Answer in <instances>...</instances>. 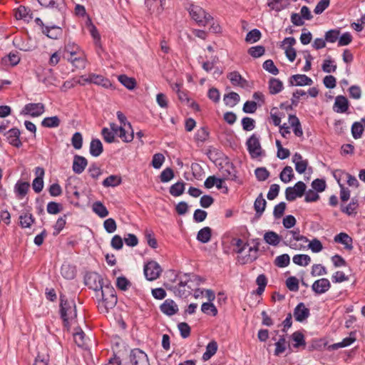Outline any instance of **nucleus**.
I'll return each instance as SVG.
<instances>
[{
    "instance_id": "1",
    "label": "nucleus",
    "mask_w": 365,
    "mask_h": 365,
    "mask_svg": "<svg viewBox=\"0 0 365 365\" xmlns=\"http://www.w3.org/2000/svg\"><path fill=\"white\" fill-rule=\"evenodd\" d=\"M100 291L101 299L98 302V310L101 313H108L118 302L116 292L110 283L105 284Z\"/></svg>"
},
{
    "instance_id": "2",
    "label": "nucleus",
    "mask_w": 365,
    "mask_h": 365,
    "mask_svg": "<svg viewBox=\"0 0 365 365\" xmlns=\"http://www.w3.org/2000/svg\"><path fill=\"white\" fill-rule=\"evenodd\" d=\"M60 314L64 327H69V320L77 317L75 302L73 300L68 301L63 294L60 295Z\"/></svg>"
},
{
    "instance_id": "3",
    "label": "nucleus",
    "mask_w": 365,
    "mask_h": 365,
    "mask_svg": "<svg viewBox=\"0 0 365 365\" xmlns=\"http://www.w3.org/2000/svg\"><path fill=\"white\" fill-rule=\"evenodd\" d=\"M189 13L200 26H205L213 21L212 16L199 6L192 5L189 9Z\"/></svg>"
},
{
    "instance_id": "4",
    "label": "nucleus",
    "mask_w": 365,
    "mask_h": 365,
    "mask_svg": "<svg viewBox=\"0 0 365 365\" xmlns=\"http://www.w3.org/2000/svg\"><path fill=\"white\" fill-rule=\"evenodd\" d=\"M84 283L96 292H98L105 285L103 277L95 272H88L85 274Z\"/></svg>"
},
{
    "instance_id": "5",
    "label": "nucleus",
    "mask_w": 365,
    "mask_h": 365,
    "mask_svg": "<svg viewBox=\"0 0 365 365\" xmlns=\"http://www.w3.org/2000/svg\"><path fill=\"white\" fill-rule=\"evenodd\" d=\"M247 150L252 158H257L262 155V149L260 145L259 137L252 134L246 142Z\"/></svg>"
},
{
    "instance_id": "6",
    "label": "nucleus",
    "mask_w": 365,
    "mask_h": 365,
    "mask_svg": "<svg viewBox=\"0 0 365 365\" xmlns=\"http://www.w3.org/2000/svg\"><path fill=\"white\" fill-rule=\"evenodd\" d=\"M143 271L145 278L153 281L160 277L163 270L158 262L152 260L145 264Z\"/></svg>"
},
{
    "instance_id": "7",
    "label": "nucleus",
    "mask_w": 365,
    "mask_h": 365,
    "mask_svg": "<svg viewBox=\"0 0 365 365\" xmlns=\"http://www.w3.org/2000/svg\"><path fill=\"white\" fill-rule=\"evenodd\" d=\"M130 365H150L148 355L141 349L135 348L129 354Z\"/></svg>"
},
{
    "instance_id": "8",
    "label": "nucleus",
    "mask_w": 365,
    "mask_h": 365,
    "mask_svg": "<svg viewBox=\"0 0 365 365\" xmlns=\"http://www.w3.org/2000/svg\"><path fill=\"white\" fill-rule=\"evenodd\" d=\"M45 111V106L41 103H30L24 106L21 112V115H29L32 117H38L42 115Z\"/></svg>"
},
{
    "instance_id": "9",
    "label": "nucleus",
    "mask_w": 365,
    "mask_h": 365,
    "mask_svg": "<svg viewBox=\"0 0 365 365\" xmlns=\"http://www.w3.org/2000/svg\"><path fill=\"white\" fill-rule=\"evenodd\" d=\"M7 142L12 146L19 148L22 146V142L20 140L21 131L17 128H12L4 133Z\"/></svg>"
},
{
    "instance_id": "10",
    "label": "nucleus",
    "mask_w": 365,
    "mask_h": 365,
    "mask_svg": "<svg viewBox=\"0 0 365 365\" xmlns=\"http://www.w3.org/2000/svg\"><path fill=\"white\" fill-rule=\"evenodd\" d=\"M310 315V310L306 307L303 302L299 303L294 308L293 316L297 322H303Z\"/></svg>"
},
{
    "instance_id": "11",
    "label": "nucleus",
    "mask_w": 365,
    "mask_h": 365,
    "mask_svg": "<svg viewBox=\"0 0 365 365\" xmlns=\"http://www.w3.org/2000/svg\"><path fill=\"white\" fill-rule=\"evenodd\" d=\"M289 86H311L313 83L312 80L304 74H295L292 75L289 78Z\"/></svg>"
},
{
    "instance_id": "12",
    "label": "nucleus",
    "mask_w": 365,
    "mask_h": 365,
    "mask_svg": "<svg viewBox=\"0 0 365 365\" xmlns=\"http://www.w3.org/2000/svg\"><path fill=\"white\" fill-rule=\"evenodd\" d=\"M331 287V283L327 278H322L314 281L312 285V289L316 294H322Z\"/></svg>"
},
{
    "instance_id": "13",
    "label": "nucleus",
    "mask_w": 365,
    "mask_h": 365,
    "mask_svg": "<svg viewBox=\"0 0 365 365\" xmlns=\"http://www.w3.org/2000/svg\"><path fill=\"white\" fill-rule=\"evenodd\" d=\"M160 311L167 316H173L178 313L179 309L178 304L170 299H167L160 306Z\"/></svg>"
},
{
    "instance_id": "14",
    "label": "nucleus",
    "mask_w": 365,
    "mask_h": 365,
    "mask_svg": "<svg viewBox=\"0 0 365 365\" xmlns=\"http://www.w3.org/2000/svg\"><path fill=\"white\" fill-rule=\"evenodd\" d=\"M37 177L33 180L32 187L35 192L39 193L43 188L44 169L41 167L36 168Z\"/></svg>"
},
{
    "instance_id": "15",
    "label": "nucleus",
    "mask_w": 365,
    "mask_h": 365,
    "mask_svg": "<svg viewBox=\"0 0 365 365\" xmlns=\"http://www.w3.org/2000/svg\"><path fill=\"white\" fill-rule=\"evenodd\" d=\"M349 107L348 99L344 96H338L335 98L333 110L338 113H346Z\"/></svg>"
},
{
    "instance_id": "16",
    "label": "nucleus",
    "mask_w": 365,
    "mask_h": 365,
    "mask_svg": "<svg viewBox=\"0 0 365 365\" xmlns=\"http://www.w3.org/2000/svg\"><path fill=\"white\" fill-rule=\"evenodd\" d=\"M87 165L88 160L85 157L79 155H74L72 169L76 174H81Z\"/></svg>"
},
{
    "instance_id": "17",
    "label": "nucleus",
    "mask_w": 365,
    "mask_h": 365,
    "mask_svg": "<svg viewBox=\"0 0 365 365\" xmlns=\"http://www.w3.org/2000/svg\"><path fill=\"white\" fill-rule=\"evenodd\" d=\"M292 162L295 164V170L298 173L303 174L305 173L309 164L308 160H303L300 153H294L292 157Z\"/></svg>"
},
{
    "instance_id": "18",
    "label": "nucleus",
    "mask_w": 365,
    "mask_h": 365,
    "mask_svg": "<svg viewBox=\"0 0 365 365\" xmlns=\"http://www.w3.org/2000/svg\"><path fill=\"white\" fill-rule=\"evenodd\" d=\"M227 78L234 86H240L244 88L248 85V81L242 78L238 71L230 72L227 75Z\"/></svg>"
},
{
    "instance_id": "19",
    "label": "nucleus",
    "mask_w": 365,
    "mask_h": 365,
    "mask_svg": "<svg viewBox=\"0 0 365 365\" xmlns=\"http://www.w3.org/2000/svg\"><path fill=\"white\" fill-rule=\"evenodd\" d=\"M359 207V200L357 197L351 198V202L347 205H341L340 210L347 215H355L357 213Z\"/></svg>"
},
{
    "instance_id": "20",
    "label": "nucleus",
    "mask_w": 365,
    "mask_h": 365,
    "mask_svg": "<svg viewBox=\"0 0 365 365\" xmlns=\"http://www.w3.org/2000/svg\"><path fill=\"white\" fill-rule=\"evenodd\" d=\"M355 334H356L355 331H351L349 334V336L344 338L341 342L335 343L331 345H329L328 347V350L334 351V350H336L339 348H344V347H346V346L351 345L352 343H354L356 341Z\"/></svg>"
},
{
    "instance_id": "21",
    "label": "nucleus",
    "mask_w": 365,
    "mask_h": 365,
    "mask_svg": "<svg viewBox=\"0 0 365 365\" xmlns=\"http://www.w3.org/2000/svg\"><path fill=\"white\" fill-rule=\"evenodd\" d=\"M19 225L21 228H30L31 225L36 222L34 215L29 212H23L19 215Z\"/></svg>"
},
{
    "instance_id": "22",
    "label": "nucleus",
    "mask_w": 365,
    "mask_h": 365,
    "mask_svg": "<svg viewBox=\"0 0 365 365\" xmlns=\"http://www.w3.org/2000/svg\"><path fill=\"white\" fill-rule=\"evenodd\" d=\"M38 1L42 6L56 9L60 12H62L65 9L63 0H38Z\"/></svg>"
},
{
    "instance_id": "23",
    "label": "nucleus",
    "mask_w": 365,
    "mask_h": 365,
    "mask_svg": "<svg viewBox=\"0 0 365 365\" xmlns=\"http://www.w3.org/2000/svg\"><path fill=\"white\" fill-rule=\"evenodd\" d=\"M334 240L335 242L344 245L345 248L348 250H351L353 249V240L349 235L345 232H340L339 234L335 235Z\"/></svg>"
},
{
    "instance_id": "24",
    "label": "nucleus",
    "mask_w": 365,
    "mask_h": 365,
    "mask_svg": "<svg viewBox=\"0 0 365 365\" xmlns=\"http://www.w3.org/2000/svg\"><path fill=\"white\" fill-rule=\"evenodd\" d=\"M42 33L49 38L58 39L62 36L63 30L57 26H47L46 28H43Z\"/></svg>"
},
{
    "instance_id": "25",
    "label": "nucleus",
    "mask_w": 365,
    "mask_h": 365,
    "mask_svg": "<svg viewBox=\"0 0 365 365\" xmlns=\"http://www.w3.org/2000/svg\"><path fill=\"white\" fill-rule=\"evenodd\" d=\"M30 187V184L28 182H23L21 180L17 181L14 186V192L16 195V197L19 199H22L24 197Z\"/></svg>"
},
{
    "instance_id": "26",
    "label": "nucleus",
    "mask_w": 365,
    "mask_h": 365,
    "mask_svg": "<svg viewBox=\"0 0 365 365\" xmlns=\"http://www.w3.org/2000/svg\"><path fill=\"white\" fill-rule=\"evenodd\" d=\"M267 205V202L263 197L262 193H260L257 197L255 199V201L254 202V209L255 210V217H260Z\"/></svg>"
},
{
    "instance_id": "27",
    "label": "nucleus",
    "mask_w": 365,
    "mask_h": 365,
    "mask_svg": "<svg viewBox=\"0 0 365 365\" xmlns=\"http://www.w3.org/2000/svg\"><path fill=\"white\" fill-rule=\"evenodd\" d=\"M32 14H33L31 12V10L24 6H19L15 10V13H14V16L16 19H23L25 21H28V22L31 19H32V18H33Z\"/></svg>"
},
{
    "instance_id": "28",
    "label": "nucleus",
    "mask_w": 365,
    "mask_h": 365,
    "mask_svg": "<svg viewBox=\"0 0 365 365\" xmlns=\"http://www.w3.org/2000/svg\"><path fill=\"white\" fill-rule=\"evenodd\" d=\"M90 154L93 157H98L103 152V146L101 141L98 138L91 140L89 148Z\"/></svg>"
},
{
    "instance_id": "29",
    "label": "nucleus",
    "mask_w": 365,
    "mask_h": 365,
    "mask_svg": "<svg viewBox=\"0 0 365 365\" xmlns=\"http://www.w3.org/2000/svg\"><path fill=\"white\" fill-rule=\"evenodd\" d=\"M91 81L92 83H94L98 86H101L105 88H114L110 81L101 75L91 73Z\"/></svg>"
},
{
    "instance_id": "30",
    "label": "nucleus",
    "mask_w": 365,
    "mask_h": 365,
    "mask_svg": "<svg viewBox=\"0 0 365 365\" xmlns=\"http://www.w3.org/2000/svg\"><path fill=\"white\" fill-rule=\"evenodd\" d=\"M341 175H345L346 176V178H347L346 182L349 186L358 187L359 185L358 180H356V178L354 176H353L351 174L346 173L341 170H336L334 173V177L338 181L339 183H340L339 178L341 176Z\"/></svg>"
},
{
    "instance_id": "31",
    "label": "nucleus",
    "mask_w": 365,
    "mask_h": 365,
    "mask_svg": "<svg viewBox=\"0 0 365 365\" xmlns=\"http://www.w3.org/2000/svg\"><path fill=\"white\" fill-rule=\"evenodd\" d=\"M225 104L229 107L235 106L240 101V97L238 93L231 91L223 96Z\"/></svg>"
},
{
    "instance_id": "32",
    "label": "nucleus",
    "mask_w": 365,
    "mask_h": 365,
    "mask_svg": "<svg viewBox=\"0 0 365 365\" xmlns=\"http://www.w3.org/2000/svg\"><path fill=\"white\" fill-rule=\"evenodd\" d=\"M268 83L269 93L272 95L277 94L283 89V83L278 78H271Z\"/></svg>"
},
{
    "instance_id": "33",
    "label": "nucleus",
    "mask_w": 365,
    "mask_h": 365,
    "mask_svg": "<svg viewBox=\"0 0 365 365\" xmlns=\"http://www.w3.org/2000/svg\"><path fill=\"white\" fill-rule=\"evenodd\" d=\"M217 343L215 340H212L208 343L206 346V351L202 354V359L204 361L209 360L212 356H214L217 351Z\"/></svg>"
},
{
    "instance_id": "34",
    "label": "nucleus",
    "mask_w": 365,
    "mask_h": 365,
    "mask_svg": "<svg viewBox=\"0 0 365 365\" xmlns=\"http://www.w3.org/2000/svg\"><path fill=\"white\" fill-rule=\"evenodd\" d=\"M212 237V229L210 227H205L200 229L197 235V240L202 243H207Z\"/></svg>"
},
{
    "instance_id": "35",
    "label": "nucleus",
    "mask_w": 365,
    "mask_h": 365,
    "mask_svg": "<svg viewBox=\"0 0 365 365\" xmlns=\"http://www.w3.org/2000/svg\"><path fill=\"white\" fill-rule=\"evenodd\" d=\"M264 240L270 245L277 246L281 241V236L274 231H268L264 235Z\"/></svg>"
},
{
    "instance_id": "36",
    "label": "nucleus",
    "mask_w": 365,
    "mask_h": 365,
    "mask_svg": "<svg viewBox=\"0 0 365 365\" xmlns=\"http://www.w3.org/2000/svg\"><path fill=\"white\" fill-rule=\"evenodd\" d=\"M61 275L66 279H73L76 274L75 267L70 264H63L61 268Z\"/></svg>"
},
{
    "instance_id": "37",
    "label": "nucleus",
    "mask_w": 365,
    "mask_h": 365,
    "mask_svg": "<svg viewBox=\"0 0 365 365\" xmlns=\"http://www.w3.org/2000/svg\"><path fill=\"white\" fill-rule=\"evenodd\" d=\"M185 188V183L183 181H178L170 186L169 192L171 195L178 197L183 194Z\"/></svg>"
},
{
    "instance_id": "38",
    "label": "nucleus",
    "mask_w": 365,
    "mask_h": 365,
    "mask_svg": "<svg viewBox=\"0 0 365 365\" xmlns=\"http://www.w3.org/2000/svg\"><path fill=\"white\" fill-rule=\"evenodd\" d=\"M118 81L128 90H133L136 87V81L134 78L128 77L125 74L118 76Z\"/></svg>"
},
{
    "instance_id": "39",
    "label": "nucleus",
    "mask_w": 365,
    "mask_h": 365,
    "mask_svg": "<svg viewBox=\"0 0 365 365\" xmlns=\"http://www.w3.org/2000/svg\"><path fill=\"white\" fill-rule=\"evenodd\" d=\"M93 211L101 218L107 217L109 213L106 207L101 201H96L93 204Z\"/></svg>"
},
{
    "instance_id": "40",
    "label": "nucleus",
    "mask_w": 365,
    "mask_h": 365,
    "mask_svg": "<svg viewBox=\"0 0 365 365\" xmlns=\"http://www.w3.org/2000/svg\"><path fill=\"white\" fill-rule=\"evenodd\" d=\"M294 177L293 169L289 165L285 166L279 174L280 180L284 183L290 182Z\"/></svg>"
},
{
    "instance_id": "41",
    "label": "nucleus",
    "mask_w": 365,
    "mask_h": 365,
    "mask_svg": "<svg viewBox=\"0 0 365 365\" xmlns=\"http://www.w3.org/2000/svg\"><path fill=\"white\" fill-rule=\"evenodd\" d=\"M122 182V179L120 176L111 175L106 178L102 182V185L106 187H115L119 185Z\"/></svg>"
},
{
    "instance_id": "42",
    "label": "nucleus",
    "mask_w": 365,
    "mask_h": 365,
    "mask_svg": "<svg viewBox=\"0 0 365 365\" xmlns=\"http://www.w3.org/2000/svg\"><path fill=\"white\" fill-rule=\"evenodd\" d=\"M292 261L294 264L299 265V266H307L310 262L311 258L309 255H304V254H298L295 255L293 258Z\"/></svg>"
},
{
    "instance_id": "43",
    "label": "nucleus",
    "mask_w": 365,
    "mask_h": 365,
    "mask_svg": "<svg viewBox=\"0 0 365 365\" xmlns=\"http://www.w3.org/2000/svg\"><path fill=\"white\" fill-rule=\"evenodd\" d=\"M334 63V61L331 58V56L324 59L322 66L323 71L328 73H334L337 66Z\"/></svg>"
},
{
    "instance_id": "44",
    "label": "nucleus",
    "mask_w": 365,
    "mask_h": 365,
    "mask_svg": "<svg viewBox=\"0 0 365 365\" xmlns=\"http://www.w3.org/2000/svg\"><path fill=\"white\" fill-rule=\"evenodd\" d=\"M61 120L56 115L46 117L41 121V125L45 128H56L59 126Z\"/></svg>"
},
{
    "instance_id": "45",
    "label": "nucleus",
    "mask_w": 365,
    "mask_h": 365,
    "mask_svg": "<svg viewBox=\"0 0 365 365\" xmlns=\"http://www.w3.org/2000/svg\"><path fill=\"white\" fill-rule=\"evenodd\" d=\"M262 37L261 31L257 29H254L250 31L245 37L247 43H253L258 41Z\"/></svg>"
},
{
    "instance_id": "46",
    "label": "nucleus",
    "mask_w": 365,
    "mask_h": 365,
    "mask_svg": "<svg viewBox=\"0 0 365 365\" xmlns=\"http://www.w3.org/2000/svg\"><path fill=\"white\" fill-rule=\"evenodd\" d=\"M119 132L118 133L117 135L122 139L123 142L125 143H130L133 140L134 138V133L133 130L131 128V131L130 133H128L125 128L123 126H120Z\"/></svg>"
},
{
    "instance_id": "47",
    "label": "nucleus",
    "mask_w": 365,
    "mask_h": 365,
    "mask_svg": "<svg viewBox=\"0 0 365 365\" xmlns=\"http://www.w3.org/2000/svg\"><path fill=\"white\" fill-rule=\"evenodd\" d=\"M292 339L294 341H295V344L293 345L294 348H299L301 346L306 345L304 336L299 331L294 332L292 335Z\"/></svg>"
},
{
    "instance_id": "48",
    "label": "nucleus",
    "mask_w": 365,
    "mask_h": 365,
    "mask_svg": "<svg viewBox=\"0 0 365 365\" xmlns=\"http://www.w3.org/2000/svg\"><path fill=\"white\" fill-rule=\"evenodd\" d=\"M363 127L361 122H354L351 125V134L354 139L361 138L364 133Z\"/></svg>"
},
{
    "instance_id": "49",
    "label": "nucleus",
    "mask_w": 365,
    "mask_h": 365,
    "mask_svg": "<svg viewBox=\"0 0 365 365\" xmlns=\"http://www.w3.org/2000/svg\"><path fill=\"white\" fill-rule=\"evenodd\" d=\"M340 31L339 29H331L325 33L324 38L327 42L335 43L339 40Z\"/></svg>"
},
{
    "instance_id": "50",
    "label": "nucleus",
    "mask_w": 365,
    "mask_h": 365,
    "mask_svg": "<svg viewBox=\"0 0 365 365\" xmlns=\"http://www.w3.org/2000/svg\"><path fill=\"white\" fill-rule=\"evenodd\" d=\"M247 53L253 58H259L265 53V48L263 46H255L250 47Z\"/></svg>"
},
{
    "instance_id": "51",
    "label": "nucleus",
    "mask_w": 365,
    "mask_h": 365,
    "mask_svg": "<svg viewBox=\"0 0 365 365\" xmlns=\"http://www.w3.org/2000/svg\"><path fill=\"white\" fill-rule=\"evenodd\" d=\"M63 207L61 204L56 202H49L47 204L46 210L48 214L56 215L61 212Z\"/></svg>"
},
{
    "instance_id": "52",
    "label": "nucleus",
    "mask_w": 365,
    "mask_h": 365,
    "mask_svg": "<svg viewBox=\"0 0 365 365\" xmlns=\"http://www.w3.org/2000/svg\"><path fill=\"white\" fill-rule=\"evenodd\" d=\"M175 176L174 171L171 168H166L160 173L159 178L162 182L170 181Z\"/></svg>"
},
{
    "instance_id": "53",
    "label": "nucleus",
    "mask_w": 365,
    "mask_h": 365,
    "mask_svg": "<svg viewBox=\"0 0 365 365\" xmlns=\"http://www.w3.org/2000/svg\"><path fill=\"white\" fill-rule=\"evenodd\" d=\"M201 311L207 314L216 316L217 314V309L216 307L211 302H204L201 306Z\"/></svg>"
},
{
    "instance_id": "54",
    "label": "nucleus",
    "mask_w": 365,
    "mask_h": 365,
    "mask_svg": "<svg viewBox=\"0 0 365 365\" xmlns=\"http://www.w3.org/2000/svg\"><path fill=\"white\" fill-rule=\"evenodd\" d=\"M290 257L287 254H283L276 257L274 264L278 267H285L289 264Z\"/></svg>"
},
{
    "instance_id": "55",
    "label": "nucleus",
    "mask_w": 365,
    "mask_h": 365,
    "mask_svg": "<svg viewBox=\"0 0 365 365\" xmlns=\"http://www.w3.org/2000/svg\"><path fill=\"white\" fill-rule=\"evenodd\" d=\"M71 63L77 69H83L86 67V61L83 54L79 53L78 57H74L73 59H71Z\"/></svg>"
},
{
    "instance_id": "56",
    "label": "nucleus",
    "mask_w": 365,
    "mask_h": 365,
    "mask_svg": "<svg viewBox=\"0 0 365 365\" xmlns=\"http://www.w3.org/2000/svg\"><path fill=\"white\" fill-rule=\"evenodd\" d=\"M131 286L130 282L124 276H121L117 278L116 287L122 290L126 291Z\"/></svg>"
},
{
    "instance_id": "57",
    "label": "nucleus",
    "mask_w": 365,
    "mask_h": 365,
    "mask_svg": "<svg viewBox=\"0 0 365 365\" xmlns=\"http://www.w3.org/2000/svg\"><path fill=\"white\" fill-rule=\"evenodd\" d=\"M286 339L284 336H280L278 341L275 343V350H274V355L279 356L281 354H282L286 350Z\"/></svg>"
},
{
    "instance_id": "58",
    "label": "nucleus",
    "mask_w": 365,
    "mask_h": 365,
    "mask_svg": "<svg viewBox=\"0 0 365 365\" xmlns=\"http://www.w3.org/2000/svg\"><path fill=\"white\" fill-rule=\"evenodd\" d=\"M209 136V132L207 129L205 127L200 128L197 130V133L195 135V140L197 142L204 143Z\"/></svg>"
},
{
    "instance_id": "59",
    "label": "nucleus",
    "mask_w": 365,
    "mask_h": 365,
    "mask_svg": "<svg viewBox=\"0 0 365 365\" xmlns=\"http://www.w3.org/2000/svg\"><path fill=\"white\" fill-rule=\"evenodd\" d=\"M263 68L267 72L277 75L279 73V69L276 67L274 62L271 59L266 60L262 64Z\"/></svg>"
},
{
    "instance_id": "60",
    "label": "nucleus",
    "mask_w": 365,
    "mask_h": 365,
    "mask_svg": "<svg viewBox=\"0 0 365 365\" xmlns=\"http://www.w3.org/2000/svg\"><path fill=\"white\" fill-rule=\"evenodd\" d=\"M255 174L259 181H264L269 177V172L264 167L256 168Z\"/></svg>"
},
{
    "instance_id": "61",
    "label": "nucleus",
    "mask_w": 365,
    "mask_h": 365,
    "mask_svg": "<svg viewBox=\"0 0 365 365\" xmlns=\"http://www.w3.org/2000/svg\"><path fill=\"white\" fill-rule=\"evenodd\" d=\"M165 161V156L160 153H155L153 156L151 165L155 169H159Z\"/></svg>"
},
{
    "instance_id": "62",
    "label": "nucleus",
    "mask_w": 365,
    "mask_h": 365,
    "mask_svg": "<svg viewBox=\"0 0 365 365\" xmlns=\"http://www.w3.org/2000/svg\"><path fill=\"white\" fill-rule=\"evenodd\" d=\"M71 144L76 150H79L83 145V136L81 133L76 132L71 138Z\"/></svg>"
},
{
    "instance_id": "63",
    "label": "nucleus",
    "mask_w": 365,
    "mask_h": 365,
    "mask_svg": "<svg viewBox=\"0 0 365 365\" xmlns=\"http://www.w3.org/2000/svg\"><path fill=\"white\" fill-rule=\"evenodd\" d=\"M286 286L292 292L299 290V280L295 277H289L286 280Z\"/></svg>"
},
{
    "instance_id": "64",
    "label": "nucleus",
    "mask_w": 365,
    "mask_h": 365,
    "mask_svg": "<svg viewBox=\"0 0 365 365\" xmlns=\"http://www.w3.org/2000/svg\"><path fill=\"white\" fill-rule=\"evenodd\" d=\"M101 135L103 140L108 143H112L115 141V137L113 132L110 131L108 128H103L101 130Z\"/></svg>"
}]
</instances>
